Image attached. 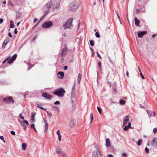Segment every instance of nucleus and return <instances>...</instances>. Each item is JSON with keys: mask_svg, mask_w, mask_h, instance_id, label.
Returning a JSON list of instances; mask_svg holds the SVG:
<instances>
[{"mask_svg": "<svg viewBox=\"0 0 157 157\" xmlns=\"http://www.w3.org/2000/svg\"><path fill=\"white\" fill-rule=\"evenodd\" d=\"M79 6V4L77 1H74L70 3L68 9L70 11H74L78 9Z\"/></svg>", "mask_w": 157, "mask_h": 157, "instance_id": "f257e3e1", "label": "nucleus"}, {"mask_svg": "<svg viewBox=\"0 0 157 157\" xmlns=\"http://www.w3.org/2000/svg\"><path fill=\"white\" fill-rule=\"evenodd\" d=\"M52 4V1H49L48 2L46 5L43 7V10L45 12V13L42 17L41 18V20L49 12V10Z\"/></svg>", "mask_w": 157, "mask_h": 157, "instance_id": "f03ea898", "label": "nucleus"}, {"mask_svg": "<svg viewBox=\"0 0 157 157\" xmlns=\"http://www.w3.org/2000/svg\"><path fill=\"white\" fill-rule=\"evenodd\" d=\"M73 19L72 18H69L67 22L63 24V26L64 29H71L73 27V25L72 24Z\"/></svg>", "mask_w": 157, "mask_h": 157, "instance_id": "7ed1b4c3", "label": "nucleus"}, {"mask_svg": "<svg viewBox=\"0 0 157 157\" xmlns=\"http://www.w3.org/2000/svg\"><path fill=\"white\" fill-rule=\"evenodd\" d=\"M101 151L97 145H95V149L93 151L92 157H101Z\"/></svg>", "mask_w": 157, "mask_h": 157, "instance_id": "20e7f679", "label": "nucleus"}, {"mask_svg": "<svg viewBox=\"0 0 157 157\" xmlns=\"http://www.w3.org/2000/svg\"><path fill=\"white\" fill-rule=\"evenodd\" d=\"M65 92L66 91L63 88H60L54 92L53 94L58 96L63 97L64 96Z\"/></svg>", "mask_w": 157, "mask_h": 157, "instance_id": "39448f33", "label": "nucleus"}, {"mask_svg": "<svg viewBox=\"0 0 157 157\" xmlns=\"http://www.w3.org/2000/svg\"><path fill=\"white\" fill-rule=\"evenodd\" d=\"M17 56V55L16 54H14L10 58L9 56L5 59L3 62L2 63H4L6 62V61L8 60V63L9 64H10L12 63L16 59Z\"/></svg>", "mask_w": 157, "mask_h": 157, "instance_id": "423d86ee", "label": "nucleus"}, {"mask_svg": "<svg viewBox=\"0 0 157 157\" xmlns=\"http://www.w3.org/2000/svg\"><path fill=\"white\" fill-rule=\"evenodd\" d=\"M53 25L52 22L51 21L45 22L42 24V27L44 28H49Z\"/></svg>", "mask_w": 157, "mask_h": 157, "instance_id": "0eeeda50", "label": "nucleus"}, {"mask_svg": "<svg viewBox=\"0 0 157 157\" xmlns=\"http://www.w3.org/2000/svg\"><path fill=\"white\" fill-rule=\"evenodd\" d=\"M18 122L20 124L24 127H26V125L28 126L29 125V123L28 121L25 120L22 121L21 120H19Z\"/></svg>", "mask_w": 157, "mask_h": 157, "instance_id": "6e6552de", "label": "nucleus"}, {"mask_svg": "<svg viewBox=\"0 0 157 157\" xmlns=\"http://www.w3.org/2000/svg\"><path fill=\"white\" fill-rule=\"evenodd\" d=\"M76 121L74 119L70 120L69 122V126L71 128H74L75 126Z\"/></svg>", "mask_w": 157, "mask_h": 157, "instance_id": "1a4fd4ad", "label": "nucleus"}, {"mask_svg": "<svg viewBox=\"0 0 157 157\" xmlns=\"http://www.w3.org/2000/svg\"><path fill=\"white\" fill-rule=\"evenodd\" d=\"M129 116L128 115H127L125 116L123 118V126H125L126 125L127 123V122L129 120Z\"/></svg>", "mask_w": 157, "mask_h": 157, "instance_id": "9d476101", "label": "nucleus"}, {"mask_svg": "<svg viewBox=\"0 0 157 157\" xmlns=\"http://www.w3.org/2000/svg\"><path fill=\"white\" fill-rule=\"evenodd\" d=\"M147 33V31H144L142 32L139 31L138 32V36L139 38H142L143 36Z\"/></svg>", "mask_w": 157, "mask_h": 157, "instance_id": "9b49d317", "label": "nucleus"}, {"mask_svg": "<svg viewBox=\"0 0 157 157\" xmlns=\"http://www.w3.org/2000/svg\"><path fill=\"white\" fill-rule=\"evenodd\" d=\"M12 99L13 98L12 97H9L4 98L3 101L6 102H10L11 101L13 103L14 101H12Z\"/></svg>", "mask_w": 157, "mask_h": 157, "instance_id": "f8f14e48", "label": "nucleus"}, {"mask_svg": "<svg viewBox=\"0 0 157 157\" xmlns=\"http://www.w3.org/2000/svg\"><path fill=\"white\" fill-rule=\"evenodd\" d=\"M10 40L9 38H7L4 41L2 45V48H5L6 46L10 42Z\"/></svg>", "mask_w": 157, "mask_h": 157, "instance_id": "ddd939ff", "label": "nucleus"}, {"mask_svg": "<svg viewBox=\"0 0 157 157\" xmlns=\"http://www.w3.org/2000/svg\"><path fill=\"white\" fill-rule=\"evenodd\" d=\"M42 96L48 99H50L52 98V96L46 93H43L42 94Z\"/></svg>", "mask_w": 157, "mask_h": 157, "instance_id": "4468645a", "label": "nucleus"}, {"mask_svg": "<svg viewBox=\"0 0 157 157\" xmlns=\"http://www.w3.org/2000/svg\"><path fill=\"white\" fill-rule=\"evenodd\" d=\"M56 153L60 155L63 152L62 149L59 147L56 148Z\"/></svg>", "mask_w": 157, "mask_h": 157, "instance_id": "2eb2a0df", "label": "nucleus"}, {"mask_svg": "<svg viewBox=\"0 0 157 157\" xmlns=\"http://www.w3.org/2000/svg\"><path fill=\"white\" fill-rule=\"evenodd\" d=\"M124 127L123 128V130L124 131H127L128 130L129 128L132 129L133 128L131 127V123L130 122L128 123V125L124 126Z\"/></svg>", "mask_w": 157, "mask_h": 157, "instance_id": "dca6fc26", "label": "nucleus"}, {"mask_svg": "<svg viewBox=\"0 0 157 157\" xmlns=\"http://www.w3.org/2000/svg\"><path fill=\"white\" fill-rule=\"evenodd\" d=\"M151 144L154 146H156L157 145V139L156 138H154L151 142Z\"/></svg>", "mask_w": 157, "mask_h": 157, "instance_id": "f3484780", "label": "nucleus"}, {"mask_svg": "<svg viewBox=\"0 0 157 157\" xmlns=\"http://www.w3.org/2000/svg\"><path fill=\"white\" fill-rule=\"evenodd\" d=\"M43 119L44 122V123L45 124V128L44 130V132H47L48 131V124L47 122L46 119L45 118H43Z\"/></svg>", "mask_w": 157, "mask_h": 157, "instance_id": "a211bd4d", "label": "nucleus"}, {"mask_svg": "<svg viewBox=\"0 0 157 157\" xmlns=\"http://www.w3.org/2000/svg\"><path fill=\"white\" fill-rule=\"evenodd\" d=\"M75 86H73V87L72 88V91L71 92V97L73 98H74L75 97L76 93L75 91Z\"/></svg>", "mask_w": 157, "mask_h": 157, "instance_id": "6ab92c4d", "label": "nucleus"}, {"mask_svg": "<svg viewBox=\"0 0 157 157\" xmlns=\"http://www.w3.org/2000/svg\"><path fill=\"white\" fill-rule=\"evenodd\" d=\"M105 145L107 147H108L110 146V141L109 139L107 138L105 140Z\"/></svg>", "mask_w": 157, "mask_h": 157, "instance_id": "aec40b11", "label": "nucleus"}, {"mask_svg": "<svg viewBox=\"0 0 157 157\" xmlns=\"http://www.w3.org/2000/svg\"><path fill=\"white\" fill-rule=\"evenodd\" d=\"M58 75V77L59 78H63L64 76V74L62 72H59Z\"/></svg>", "mask_w": 157, "mask_h": 157, "instance_id": "412c9836", "label": "nucleus"}, {"mask_svg": "<svg viewBox=\"0 0 157 157\" xmlns=\"http://www.w3.org/2000/svg\"><path fill=\"white\" fill-rule=\"evenodd\" d=\"M135 24L136 26H140L139 25V24L140 23V21L139 20V19L136 17L135 18Z\"/></svg>", "mask_w": 157, "mask_h": 157, "instance_id": "4be33fe9", "label": "nucleus"}, {"mask_svg": "<svg viewBox=\"0 0 157 157\" xmlns=\"http://www.w3.org/2000/svg\"><path fill=\"white\" fill-rule=\"evenodd\" d=\"M35 115V113H33L31 114V122H33L35 121L34 117Z\"/></svg>", "mask_w": 157, "mask_h": 157, "instance_id": "5701e85b", "label": "nucleus"}, {"mask_svg": "<svg viewBox=\"0 0 157 157\" xmlns=\"http://www.w3.org/2000/svg\"><path fill=\"white\" fill-rule=\"evenodd\" d=\"M67 48L65 47L64 48H63L62 51V55H65L67 52Z\"/></svg>", "mask_w": 157, "mask_h": 157, "instance_id": "b1692460", "label": "nucleus"}, {"mask_svg": "<svg viewBox=\"0 0 157 157\" xmlns=\"http://www.w3.org/2000/svg\"><path fill=\"white\" fill-rule=\"evenodd\" d=\"M10 28H13L14 27V24L13 21H10Z\"/></svg>", "mask_w": 157, "mask_h": 157, "instance_id": "393cba45", "label": "nucleus"}, {"mask_svg": "<svg viewBox=\"0 0 157 157\" xmlns=\"http://www.w3.org/2000/svg\"><path fill=\"white\" fill-rule=\"evenodd\" d=\"M82 76L80 74H79L78 76V83L80 82V81L81 79Z\"/></svg>", "mask_w": 157, "mask_h": 157, "instance_id": "a878e982", "label": "nucleus"}, {"mask_svg": "<svg viewBox=\"0 0 157 157\" xmlns=\"http://www.w3.org/2000/svg\"><path fill=\"white\" fill-rule=\"evenodd\" d=\"M26 144L25 143H23L22 144V147L24 150H25L26 149Z\"/></svg>", "mask_w": 157, "mask_h": 157, "instance_id": "bb28decb", "label": "nucleus"}, {"mask_svg": "<svg viewBox=\"0 0 157 157\" xmlns=\"http://www.w3.org/2000/svg\"><path fill=\"white\" fill-rule=\"evenodd\" d=\"M52 108L55 111H58L59 110V108L58 107L56 106H53L52 107Z\"/></svg>", "mask_w": 157, "mask_h": 157, "instance_id": "cd10ccee", "label": "nucleus"}, {"mask_svg": "<svg viewBox=\"0 0 157 157\" xmlns=\"http://www.w3.org/2000/svg\"><path fill=\"white\" fill-rule=\"evenodd\" d=\"M22 13L21 12H17V18H18L20 17V16L21 15Z\"/></svg>", "mask_w": 157, "mask_h": 157, "instance_id": "c85d7f7f", "label": "nucleus"}, {"mask_svg": "<svg viewBox=\"0 0 157 157\" xmlns=\"http://www.w3.org/2000/svg\"><path fill=\"white\" fill-rule=\"evenodd\" d=\"M120 103L122 105H124L125 104V101L123 100H121L119 101Z\"/></svg>", "mask_w": 157, "mask_h": 157, "instance_id": "c756f323", "label": "nucleus"}, {"mask_svg": "<svg viewBox=\"0 0 157 157\" xmlns=\"http://www.w3.org/2000/svg\"><path fill=\"white\" fill-rule=\"evenodd\" d=\"M8 5H10L12 7H13V5L10 1H8Z\"/></svg>", "mask_w": 157, "mask_h": 157, "instance_id": "7c9ffc66", "label": "nucleus"}, {"mask_svg": "<svg viewBox=\"0 0 157 157\" xmlns=\"http://www.w3.org/2000/svg\"><path fill=\"white\" fill-rule=\"evenodd\" d=\"M142 140H139L137 143H136L138 146H140L142 143Z\"/></svg>", "mask_w": 157, "mask_h": 157, "instance_id": "2f4dec72", "label": "nucleus"}, {"mask_svg": "<svg viewBox=\"0 0 157 157\" xmlns=\"http://www.w3.org/2000/svg\"><path fill=\"white\" fill-rule=\"evenodd\" d=\"M60 155L62 156L63 157H68V156L67 155L64 153L63 152Z\"/></svg>", "mask_w": 157, "mask_h": 157, "instance_id": "473e14b6", "label": "nucleus"}, {"mask_svg": "<svg viewBox=\"0 0 157 157\" xmlns=\"http://www.w3.org/2000/svg\"><path fill=\"white\" fill-rule=\"evenodd\" d=\"M90 44L92 46H93L94 45V42L92 40H91L90 41Z\"/></svg>", "mask_w": 157, "mask_h": 157, "instance_id": "72a5a7b5", "label": "nucleus"}, {"mask_svg": "<svg viewBox=\"0 0 157 157\" xmlns=\"http://www.w3.org/2000/svg\"><path fill=\"white\" fill-rule=\"evenodd\" d=\"M90 117L91 120V121L90 123L91 124L93 120V114L92 113L90 115Z\"/></svg>", "mask_w": 157, "mask_h": 157, "instance_id": "f704fd0d", "label": "nucleus"}, {"mask_svg": "<svg viewBox=\"0 0 157 157\" xmlns=\"http://www.w3.org/2000/svg\"><path fill=\"white\" fill-rule=\"evenodd\" d=\"M147 111L148 114L150 116V117L152 116V112L151 111L147 110Z\"/></svg>", "mask_w": 157, "mask_h": 157, "instance_id": "c9c22d12", "label": "nucleus"}, {"mask_svg": "<svg viewBox=\"0 0 157 157\" xmlns=\"http://www.w3.org/2000/svg\"><path fill=\"white\" fill-rule=\"evenodd\" d=\"M109 59L110 61V62L111 63H114L115 62V60L114 59H113V60L110 57H109Z\"/></svg>", "mask_w": 157, "mask_h": 157, "instance_id": "e433bc0d", "label": "nucleus"}, {"mask_svg": "<svg viewBox=\"0 0 157 157\" xmlns=\"http://www.w3.org/2000/svg\"><path fill=\"white\" fill-rule=\"evenodd\" d=\"M19 117L22 120H24V117L22 116V115L21 113L19 115Z\"/></svg>", "mask_w": 157, "mask_h": 157, "instance_id": "4c0bfd02", "label": "nucleus"}, {"mask_svg": "<svg viewBox=\"0 0 157 157\" xmlns=\"http://www.w3.org/2000/svg\"><path fill=\"white\" fill-rule=\"evenodd\" d=\"M95 36L97 38H99L100 37V34L98 32H96L95 33Z\"/></svg>", "mask_w": 157, "mask_h": 157, "instance_id": "58836bf2", "label": "nucleus"}, {"mask_svg": "<svg viewBox=\"0 0 157 157\" xmlns=\"http://www.w3.org/2000/svg\"><path fill=\"white\" fill-rule=\"evenodd\" d=\"M55 7L56 8H57L59 6V2H57L56 5L55 4Z\"/></svg>", "mask_w": 157, "mask_h": 157, "instance_id": "ea45409f", "label": "nucleus"}, {"mask_svg": "<svg viewBox=\"0 0 157 157\" xmlns=\"http://www.w3.org/2000/svg\"><path fill=\"white\" fill-rule=\"evenodd\" d=\"M97 108L98 109V110L99 113L100 114H101V109L99 107H97Z\"/></svg>", "mask_w": 157, "mask_h": 157, "instance_id": "a19ab883", "label": "nucleus"}, {"mask_svg": "<svg viewBox=\"0 0 157 157\" xmlns=\"http://www.w3.org/2000/svg\"><path fill=\"white\" fill-rule=\"evenodd\" d=\"M58 136L59 140V141H60L61 140L62 136L60 134L59 135H58Z\"/></svg>", "mask_w": 157, "mask_h": 157, "instance_id": "79ce46f5", "label": "nucleus"}, {"mask_svg": "<svg viewBox=\"0 0 157 157\" xmlns=\"http://www.w3.org/2000/svg\"><path fill=\"white\" fill-rule=\"evenodd\" d=\"M157 129L156 128H155L153 130V132L154 134L156 133L157 132Z\"/></svg>", "mask_w": 157, "mask_h": 157, "instance_id": "37998d69", "label": "nucleus"}, {"mask_svg": "<svg viewBox=\"0 0 157 157\" xmlns=\"http://www.w3.org/2000/svg\"><path fill=\"white\" fill-rule=\"evenodd\" d=\"M145 152L146 153H149V150L147 147H146L145 148Z\"/></svg>", "mask_w": 157, "mask_h": 157, "instance_id": "c03bdc74", "label": "nucleus"}, {"mask_svg": "<svg viewBox=\"0 0 157 157\" xmlns=\"http://www.w3.org/2000/svg\"><path fill=\"white\" fill-rule=\"evenodd\" d=\"M140 75H141V76L142 78L143 79H144V76L143 75L141 72H140Z\"/></svg>", "mask_w": 157, "mask_h": 157, "instance_id": "a18cd8bd", "label": "nucleus"}, {"mask_svg": "<svg viewBox=\"0 0 157 157\" xmlns=\"http://www.w3.org/2000/svg\"><path fill=\"white\" fill-rule=\"evenodd\" d=\"M60 103L59 101H56V102H55L54 103V104L55 105H58Z\"/></svg>", "mask_w": 157, "mask_h": 157, "instance_id": "49530a36", "label": "nucleus"}, {"mask_svg": "<svg viewBox=\"0 0 157 157\" xmlns=\"http://www.w3.org/2000/svg\"><path fill=\"white\" fill-rule=\"evenodd\" d=\"M11 133L13 135H15V132L13 131H11Z\"/></svg>", "mask_w": 157, "mask_h": 157, "instance_id": "de8ad7c7", "label": "nucleus"}, {"mask_svg": "<svg viewBox=\"0 0 157 157\" xmlns=\"http://www.w3.org/2000/svg\"><path fill=\"white\" fill-rule=\"evenodd\" d=\"M36 104L37 105V107H39V108H40V107H41V106H40V104H39V103L38 102H36Z\"/></svg>", "mask_w": 157, "mask_h": 157, "instance_id": "09e8293b", "label": "nucleus"}, {"mask_svg": "<svg viewBox=\"0 0 157 157\" xmlns=\"http://www.w3.org/2000/svg\"><path fill=\"white\" fill-rule=\"evenodd\" d=\"M98 65L100 67H101V62H98Z\"/></svg>", "mask_w": 157, "mask_h": 157, "instance_id": "8fccbe9b", "label": "nucleus"}, {"mask_svg": "<svg viewBox=\"0 0 157 157\" xmlns=\"http://www.w3.org/2000/svg\"><path fill=\"white\" fill-rule=\"evenodd\" d=\"M67 69V66H65L63 67V69L64 70H66Z\"/></svg>", "mask_w": 157, "mask_h": 157, "instance_id": "3c124183", "label": "nucleus"}, {"mask_svg": "<svg viewBox=\"0 0 157 157\" xmlns=\"http://www.w3.org/2000/svg\"><path fill=\"white\" fill-rule=\"evenodd\" d=\"M3 21V19L2 18H0V24L2 23Z\"/></svg>", "mask_w": 157, "mask_h": 157, "instance_id": "603ef678", "label": "nucleus"}, {"mask_svg": "<svg viewBox=\"0 0 157 157\" xmlns=\"http://www.w3.org/2000/svg\"><path fill=\"white\" fill-rule=\"evenodd\" d=\"M56 134H57V135L58 136L60 134V132H59V130H58L57 132H56Z\"/></svg>", "mask_w": 157, "mask_h": 157, "instance_id": "864d4df0", "label": "nucleus"}, {"mask_svg": "<svg viewBox=\"0 0 157 157\" xmlns=\"http://www.w3.org/2000/svg\"><path fill=\"white\" fill-rule=\"evenodd\" d=\"M17 29H15V30L14 31V33L15 34H17Z\"/></svg>", "mask_w": 157, "mask_h": 157, "instance_id": "5fc2aeb1", "label": "nucleus"}, {"mask_svg": "<svg viewBox=\"0 0 157 157\" xmlns=\"http://www.w3.org/2000/svg\"><path fill=\"white\" fill-rule=\"evenodd\" d=\"M122 156H123V157H127V155L125 153H124L122 154Z\"/></svg>", "mask_w": 157, "mask_h": 157, "instance_id": "6e6d98bb", "label": "nucleus"}, {"mask_svg": "<svg viewBox=\"0 0 157 157\" xmlns=\"http://www.w3.org/2000/svg\"><path fill=\"white\" fill-rule=\"evenodd\" d=\"M31 128H33L34 127H35V124H32L31 125Z\"/></svg>", "mask_w": 157, "mask_h": 157, "instance_id": "4d7b16f0", "label": "nucleus"}, {"mask_svg": "<svg viewBox=\"0 0 157 157\" xmlns=\"http://www.w3.org/2000/svg\"><path fill=\"white\" fill-rule=\"evenodd\" d=\"M97 55H98V56L99 58H100V59H101V56H100V55L98 53V52H97Z\"/></svg>", "mask_w": 157, "mask_h": 157, "instance_id": "13d9d810", "label": "nucleus"}, {"mask_svg": "<svg viewBox=\"0 0 157 157\" xmlns=\"http://www.w3.org/2000/svg\"><path fill=\"white\" fill-rule=\"evenodd\" d=\"M8 35L10 37H12V36L10 33H8Z\"/></svg>", "mask_w": 157, "mask_h": 157, "instance_id": "bf43d9fd", "label": "nucleus"}, {"mask_svg": "<svg viewBox=\"0 0 157 157\" xmlns=\"http://www.w3.org/2000/svg\"><path fill=\"white\" fill-rule=\"evenodd\" d=\"M37 20L38 19L37 18H35L33 21V22H34V23L36 22L37 21Z\"/></svg>", "mask_w": 157, "mask_h": 157, "instance_id": "052dcab7", "label": "nucleus"}, {"mask_svg": "<svg viewBox=\"0 0 157 157\" xmlns=\"http://www.w3.org/2000/svg\"><path fill=\"white\" fill-rule=\"evenodd\" d=\"M0 139L2 140H3L4 139V137L3 136H0Z\"/></svg>", "mask_w": 157, "mask_h": 157, "instance_id": "680f3d73", "label": "nucleus"}, {"mask_svg": "<svg viewBox=\"0 0 157 157\" xmlns=\"http://www.w3.org/2000/svg\"><path fill=\"white\" fill-rule=\"evenodd\" d=\"M107 156H109V157H113V155L111 154L108 155Z\"/></svg>", "mask_w": 157, "mask_h": 157, "instance_id": "e2e57ef3", "label": "nucleus"}, {"mask_svg": "<svg viewBox=\"0 0 157 157\" xmlns=\"http://www.w3.org/2000/svg\"><path fill=\"white\" fill-rule=\"evenodd\" d=\"M40 109H42L46 110V109H44V108H43L42 107H40Z\"/></svg>", "mask_w": 157, "mask_h": 157, "instance_id": "0e129e2a", "label": "nucleus"}, {"mask_svg": "<svg viewBox=\"0 0 157 157\" xmlns=\"http://www.w3.org/2000/svg\"><path fill=\"white\" fill-rule=\"evenodd\" d=\"M118 19L120 21L121 23V21L120 18V16H118Z\"/></svg>", "mask_w": 157, "mask_h": 157, "instance_id": "69168bd1", "label": "nucleus"}, {"mask_svg": "<svg viewBox=\"0 0 157 157\" xmlns=\"http://www.w3.org/2000/svg\"><path fill=\"white\" fill-rule=\"evenodd\" d=\"M6 1H4L3 2V4H6Z\"/></svg>", "mask_w": 157, "mask_h": 157, "instance_id": "338daca9", "label": "nucleus"}, {"mask_svg": "<svg viewBox=\"0 0 157 157\" xmlns=\"http://www.w3.org/2000/svg\"><path fill=\"white\" fill-rule=\"evenodd\" d=\"M126 75L127 76H128L129 74H128V71H127L126 72Z\"/></svg>", "mask_w": 157, "mask_h": 157, "instance_id": "774afa93", "label": "nucleus"}]
</instances>
